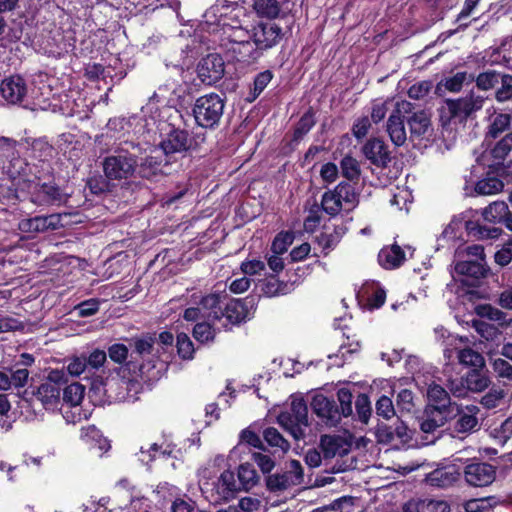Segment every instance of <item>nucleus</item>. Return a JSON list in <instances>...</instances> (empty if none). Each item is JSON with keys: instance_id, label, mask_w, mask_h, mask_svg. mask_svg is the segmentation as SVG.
<instances>
[{"instance_id": "nucleus-1", "label": "nucleus", "mask_w": 512, "mask_h": 512, "mask_svg": "<svg viewBox=\"0 0 512 512\" xmlns=\"http://www.w3.org/2000/svg\"><path fill=\"white\" fill-rule=\"evenodd\" d=\"M247 15L243 7H234L229 13H221L217 25L221 27L224 38L231 45L229 50L238 59L251 57L253 54L252 31L246 25Z\"/></svg>"}, {"instance_id": "nucleus-2", "label": "nucleus", "mask_w": 512, "mask_h": 512, "mask_svg": "<svg viewBox=\"0 0 512 512\" xmlns=\"http://www.w3.org/2000/svg\"><path fill=\"white\" fill-rule=\"evenodd\" d=\"M278 423L295 440L305 437V429L308 427V409L305 401L300 397H292L290 407L278 416Z\"/></svg>"}, {"instance_id": "nucleus-3", "label": "nucleus", "mask_w": 512, "mask_h": 512, "mask_svg": "<svg viewBox=\"0 0 512 512\" xmlns=\"http://www.w3.org/2000/svg\"><path fill=\"white\" fill-rule=\"evenodd\" d=\"M485 97L473 93L463 98L447 99L441 110V119L463 123L484 106Z\"/></svg>"}, {"instance_id": "nucleus-4", "label": "nucleus", "mask_w": 512, "mask_h": 512, "mask_svg": "<svg viewBox=\"0 0 512 512\" xmlns=\"http://www.w3.org/2000/svg\"><path fill=\"white\" fill-rule=\"evenodd\" d=\"M224 111V100L216 93L203 95L196 99L193 114L196 123L204 128L218 124Z\"/></svg>"}, {"instance_id": "nucleus-5", "label": "nucleus", "mask_w": 512, "mask_h": 512, "mask_svg": "<svg viewBox=\"0 0 512 512\" xmlns=\"http://www.w3.org/2000/svg\"><path fill=\"white\" fill-rule=\"evenodd\" d=\"M137 166L136 155L120 149L105 158L103 170L110 180L128 179L133 176Z\"/></svg>"}, {"instance_id": "nucleus-6", "label": "nucleus", "mask_w": 512, "mask_h": 512, "mask_svg": "<svg viewBox=\"0 0 512 512\" xmlns=\"http://www.w3.org/2000/svg\"><path fill=\"white\" fill-rule=\"evenodd\" d=\"M304 472L301 463L291 460L286 464V470L269 475L266 478V486L272 492L286 490L292 486L302 484Z\"/></svg>"}, {"instance_id": "nucleus-7", "label": "nucleus", "mask_w": 512, "mask_h": 512, "mask_svg": "<svg viewBox=\"0 0 512 512\" xmlns=\"http://www.w3.org/2000/svg\"><path fill=\"white\" fill-rule=\"evenodd\" d=\"M57 80L53 77H49L47 74H39L33 80V88L31 89V98L35 101L41 109H52L56 111L59 108L57 103H54L56 93L53 92V83ZM60 109H62L60 107Z\"/></svg>"}, {"instance_id": "nucleus-8", "label": "nucleus", "mask_w": 512, "mask_h": 512, "mask_svg": "<svg viewBox=\"0 0 512 512\" xmlns=\"http://www.w3.org/2000/svg\"><path fill=\"white\" fill-rule=\"evenodd\" d=\"M411 109L412 106L410 102L405 100L396 101L395 109L392 110L388 118L386 130L391 141L396 146H401L406 142L407 134L403 118Z\"/></svg>"}, {"instance_id": "nucleus-9", "label": "nucleus", "mask_w": 512, "mask_h": 512, "mask_svg": "<svg viewBox=\"0 0 512 512\" xmlns=\"http://www.w3.org/2000/svg\"><path fill=\"white\" fill-rule=\"evenodd\" d=\"M240 492V486L231 470L223 471L220 476L212 482L211 498L213 502H227L236 497Z\"/></svg>"}, {"instance_id": "nucleus-10", "label": "nucleus", "mask_w": 512, "mask_h": 512, "mask_svg": "<svg viewBox=\"0 0 512 512\" xmlns=\"http://www.w3.org/2000/svg\"><path fill=\"white\" fill-rule=\"evenodd\" d=\"M480 409L476 405H454V412L451 416L456 417L454 431L461 434L472 433L479 426L478 413Z\"/></svg>"}, {"instance_id": "nucleus-11", "label": "nucleus", "mask_w": 512, "mask_h": 512, "mask_svg": "<svg viewBox=\"0 0 512 512\" xmlns=\"http://www.w3.org/2000/svg\"><path fill=\"white\" fill-rule=\"evenodd\" d=\"M496 477L495 468L484 462H473L465 466V481L474 487H485L490 485Z\"/></svg>"}, {"instance_id": "nucleus-12", "label": "nucleus", "mask_w": 512, "mask_h": 512, "mask_svg": "<svg viewBox=\"0 0 512 512\" xmlns=\"http://www.w3.org/2000/svg\"><path fill=\"white\" fill-rule=\"evenodd\" d=\"M197 73L205 84H213L224 74V61L219 54L213 53L202 58L197 66Z\"/></svg>"}, {"instance_id": "nucleus-13", "label": "nucleus", "mask_w": 512, "mask_h": 512, "mask_svg": "<svg viewBox=\"0 0 512 512\" xmlns=\"http://www.w3.org/2000/svg\"><path fill=\"white\" fill-rule=\"evenodd\" d=\"M224 297L225 296L219 293H210L207 295L194 293L191 296V301H193L194 304L201 305L203 314L207 321L214 323L217 320H222V298Z\"/></svg>"}, {"instance_id": "nucleus-14", "label": "nucleus", "mask_w": 512, "mask_h": 512, "mask_svg": "<svg viewBox=\"0 0 512 512\" xmlns=\"http://www.w3.org/2000/svg\"><path fill=\"white\" fill-rule=\"evenodd\" d=\"M486 115L487 138L496 139L509 130L512 122V115L510 113L500 112L494 106H491L486 109Z\"/></svg>"}, {"instance_id": "nucleus-15", "label": "nucleus", "mask_w": 512, "mask_h": 512, "mask_svg": "<svg viewBox=\"0 0 512 512\" xmlns=\"http://www.w3.org/2000/svg\"><path fill=\"white\" fill-rule=\"evenodd\" d=\"M281 29L272 23L259 24L252 30L253 51L255 48L267 49L274 46L280 39Z\"/></svg>"}, {"instance_id": "nucleus-16", "label": "nucleus", "mask_w": 512, "mask_h": 512, "mask_svg": "<svg viewBox=\"0 0 512 512\" xmlns=\"http://www.w3.org/2000/svg\"><path fill=\"white\" fill-rule=\"evenodd\" d=\"M61 225V216L59 214H51L24 219L19 223V229L25 233H40L49 229L55 230Z\"/></svg>"}, {"instance_id": "nucleus-17", "label": "nucleus", "mask_w": 512, "mask_h": 512, "mask_svg": "<svg viewBox=\"0 0 512 512\" xmlns=\"http://www.w3.org/2000/svg\"><path fill=\"white\" fill-rule=\"evenodd\" d=\"M0 92L3 98L12 104L20 103L28 95L26 83L20 76L4 79L0 85Z\"/></svg>"}, {"instance_id": "nucleus-18", "label": "nucleus", "mask_w": 512, "mask_h": 512, "mask_svg": "<svg viewBox=\"0 0 512 512\" xmlns=\"http://www.w3.org/2000/svg\"><path fill=\"white\" fill-rule=\"evenodd\" d=\"M427 399L429 402L427 409L453 414L456 403L451 402L449 394L442 386L435 383L430 384L427 390Z\"/></svg>"}, {"instance_id": "nucleus-19", "label": "nucleus", "mask_w": 512, "mask_h": 512, "mask_svg": "<svg viewBox=\"0 0 512 512\" xmlns=\"http://www.w3.org/2000/svg\"><path fill=\"white\" fill-rule=\"evenodd\" d=\"M189 148V139L187 132L183 130H173L167 137L160 143V149L155 148L153 152L159 154L160 152L165 155H172L175 153H181Z\"/></svg>"}, {"instance_id": "nucleus-20", "label": "nucleus", "mask_w": 512, "mask_h": 512, "mask_svg": "<svg viewBox=\"0 0 512 512\" xmlns=\"http://www.w3.org/2000/svg\"><path fill=\"white\" fill-rule=\"evenodd\" d=\"M313 411L322 418L327 425L335 426L341 419L334 402L330 401L323 395H317L313 398L311 403Z\"/></svg>"}, {"instance_id": "nucleus-21", "label": "nucleus", "mask_w": 512, "mask_h": 512, "mask_svg": "<svg viewBox=\"0 0 512 512\" xmlns=\"http://www.w3.org/2000/svg\"><path fill=\"white\" fill-rule=\"evenodd\" d=\"M463 235V222L460 219H453L444 229L438 238V246L443 248L459 249Z\"/></svg>"}, {"instance_id": "nucleus-22", "label": "nucleus", "mask_w": 512, "mask_h": 512, "mask_svg": "<svg viewBox=\"0 0 512 512\" xmlns=\"http://www.w3.org/2000/svg\"><path fill=\"white\" fill-rule=\"evenodd\" d=\"M460 474L454 467L438 468L425 477V482L437 488H445L455 483Z\"/></svg>"}, {"instance_id": "nucleus-23", "label": "nucleus", "mask_w": 512, "mask_h": 512, "mask_svg": "<svg viewBox=\"0 0 512 512\" xmlns=\"http://www.w3.org/2000/svg\"><path fill=\"white\" fill-rule=\"evenodd\" d=\"M320 446L325 458L345 455L350 449V444L343 437L336 435L322 436Z\"/></svg>"}, {"instance_id": "nucleus-24", "label": "nucleus", "mask_w": 512, "mask_h": 512, "mask_svg": "<svg viewBox=\"0 0 512 512\" xmlns=\"http://www.w3.org/2000/svg\"><path fill=\"white\" fill-rule=\"evenodd\" d=\"M248 446L261 448L262 441L255 432L250 429H244L240 434V442L230 451L229 458L233 461L242 460L243 454L248 450Z\"/></svg>"}, {"instance_id": "nucleus-25", "label": "nucleus", "mask_w": 512, "mask_h": 512, "mask_svg": "<svg viewBox=\"0 0 512 512\" xmlns=\"http://www.w3.org/2000/svg\"><path fill=\"white\" fill-rule=\"evenodd\" d=\"M405 259L406 251L396 244L382 248L378 254L379 264L385 269L397 268Z\"/></svg>"}, {"instance_id": "nucleus-26", "label": "nucleus", "mask_w": 512, "mask_h": 512, "mask_svg": "<svg viewBox=\"0 0 512 512\" xmlns=\"http://www.w3.org/2000/svg\"><path fill=\"white\" fill-rule=\"evenodd\" d=\"M509 207L505 201H493L481 210V216L484 221L491 224H503L507 215H509Z\"/></svg>"}, {"instance_id": "nucleus-27", "label": "nucleus", "mask_w": 512, "mask_h": 512, "mask_svg": "<svg viewBox=\"0 0 512 512\" xmlns=\"http://www.w3.org/2000/svg\"><path fill=\"white\" fill-rule=\"evenodd\" d=\"M238 485L240 491L248 492L258 485L260 476L251 463L245 462L237 468Z\"/></svg>"}, {"instance_id": "nucleus-28", "label": "nucleus", "mask_w": 512, "mask_h": 512, "mask_svg": "<svg viewBox=\"0 0 512 512\" xmlns=\"http://www.w3.org/2000/svg\"><path fill=\"white\" fill-rule=\"evenodd\" d=\"M364 155L376 165H385L389 160L387 148L380 139H371L363 147Z\"/></svg>"}, {"instance_id": "nucleus-29", "label": "nucleus", "mask_w": 512, "mask_h": 512, "mask_svg": "<svg viewBox=\"0 0 512 512\" xmlns=\"http://www.w3.org/2000/svg\"><path fill=\"white\" fill-rule=\"evenodd\" d=\"M408 124L412 137H425L430 135L431 121L429 115L424 111L415 112L409 119Z\"/></svg>"}, {"instance_id": "nucleus-30", "label": "nucleus", "mask_w": 512, "mask_h": 512, "mask_svg": "<svg viewBox=\"0 0 512 512\" xmlns=\"http://www.w3.org/2000/svg\"><path fill=\"white\" fill-rule=\"evenodd\" d=\"M248 316L245 304L238 299L230 300L223 309L222 318L229 324H238Z\"/></svg>"}, {"instance_id": "nucleus-31", "label": "nucleus", "mask_w": 512, "mask_h": 512, "mask_svg": "<svg viewBox=\"0 0 512 512\" xmlns=\"http://www.w3.org/2000/svg\"><path fill=\"white\" fill-rule=\"evenodd\" d=\"M455 272L474 279H480L486 276L487 269L485 262L476 260L459 261L455 264Z\"/></svg>"}, {"instance_id": "nucleus-32", "label": "nucleus", "mask_w": 512, "mask_h": 512, "mask_svg": "<svg viewBox=\"0 0 512 512\" xmlns=\"http://www.w3.org/2000/svg\"><path fill=\"white\" fill-rule=\"evenodd\" d=\"M449 417L451 415L448 413L426 409L425 418L420 421V428L424 433H432L443 426Z\"/></svg>"}, {"instance_id": "nucleus-33", "label": "nucleus", "mask_w": 512, "mask_h": 512, "mask_svg": "<svg viewBox=\"0 0 512 512\" xmlns=\"http://www.w3.org/2000/svg\"><path fill=\"white\" fill-rule=\"evenodd\" d=\"M463 381L468 390L472 392H482L490 384V378L484 373L481 368L472 369L463 378Z\"/></svg>"}, {"instance_id": "nucleus-34", "label": "nucleus", "mask_w": 512, "mask_h": 512, "mask_svg": "<svg viewBox=\"0 0 512 512\" xmlns=\"http://www.w3.org/2000/svg\"><path fill=\"white\" fill-rule=\"evenodd\" d=\"M80 437L85 443L93 447L97 446L100 450H107L109 448L108 441L94 425L83 427Z\"/></svg>"}, {"instance_id": "nucleus-35", "label": "nucleus", "mask_w": 512, "mask_h": 512, "mask_svg": "<svg viewBox=\"0 0 512 512\" xmlns=\"http://www.w3.org/2000/svg\"><path fill=\"white\" fill-rule=\"evenodd\" d=\"M504 183L499 178L492 176L479 180L475 185V192L479 195H494L500 193Z\"/></svg>"}, {"instance_id": "nucleus-36", "label": "nucleus", "mask_w": 512, "mask_h": 512, "mask_svg": "<svg viewBox=\"0 0 512 512\" xmlns=\"http://www.w3.org/2000/svg\"><path fill=\"white\" fill-rule=\"evenodd\" d=\"M63 200L59 189L51 184H43L40 186L34 202L39 204H55Z\"/></svg>"}, {"instance_id": "nucleus-37", "label": "nucleus", "mask_w": 512, "mask_h": 512, "mask_svg": "<svg viewBox=\"0 0 512 512\" xmlns=\"http://www.w3.org/2000/svg\"><path fill=\"white\" fill-rule=\"evenodd\" d=\"M457 358L462 365L471 366L473 369L483 368L485 365L484 357L470 348L459 350Z\"/></svg>"}, {"instance_id": "nucleus-38", "label": "nucleus", "mask_w": 512, "mask_h": 512, "mask_svg": "<svg viewBox=\"0 0 512 512\" xmlns=\"http://www.w3.org/2000/svg\"><path fill=\"white\" fill-rule=\"evenodd\" d=\"M172 450L169 445L163 447V445H158L157 443L151 444L147 450H144L143 447L140 450L139 459L141 462L148 464L150 461L158 459L160 457L170 456Z\"/></svg>"}, {"instance_id": "nucleus-39", "label": "nucleus", "mask_w": 512, "mask_h": 512, "mask_svg": "<svg viewBox=\"0 0 512 512\" xmlns=\"http://www.w3.org/2000/svg\"><path fill=\"white\" fill-rule=\"evenodd\" d=\"M36 397L45 406H52L59 399V389L51 383H43L39 386Z\"/></svg>"}, {"instance_id": "nucleus-40", "label": "nucleus", "mask_w": 512, "mask_h": 512, "mask_svg": "<svg viewBox=\"0 0 512 512\" xmlns=\"http://www.w3.org/2000/svg\"><path fill=\"white\" fill-rule=\"evenodd\" d=\"M253 7L257 14L267 18H275L280 12L277 0H254Z\"/></svg>"}, {"instance_id": "nucleus-41", "label": "nucleus", "mask_w": 512, "mask_h": 512, "mask_svg": "<svg viewBox=\"0 0 512 512\" xmlns=\"http://www.w3.org/2000/svg\"><path fill=\"white\" fill-rule=\"evenodd\" d=\"M500 86L495 90V99L499 103H512V76L502 74L499 81Z\"/></svg>"}, {"instance_id": "nucleus-42", "label": "nucleus", "mask_w": 512, "mask_h": 512, "mask_svg": "<svg viewBox=\"0 0 512 512\" xmlns=\"http://www.w3.org/2000/svg\"><path fill=\"white\" fill-rule=\"evenodd\" d=\"M84 393L85 387L83 385L80 383H72L64 389L63 399L67 404L76 407L82 402Z\"/></svg>"}, {"instance_id": "nucleus-43", "label": "nucleus", "mask_w": 512, "mask_h": 512, "mask_svg": "<svg viewBox=\"0 0 512 512\" xmlns=\"http://www.w3.org/2000/svg\"><path fill=\"white\" fill-rule=\"evenodd\" d=\"M334 190L342 205V209H351L356 205L357 197L350 185L341 183Z\"/></svg>"}, {"instance_id": "nucleus-44", "label": "nucleus", "mask_w": 512, "mask_h": 512, "mask_svg": "<svg viewBox=\"0 0 512 512\" xmlns=\"http://www.w3.org/2000/svg\"><path fill=\"white\" fill-rule=\"evenodd\" d=\"M342 234L343 232L340 230H334L333 232H323L316 237V241L322 251L327 254L330 250L336 247Z\"/></svg>"}, {"instance_id": "nucleus-45", "label": "nucleus", "mask_w": 512, "mask_h": 512, "mask_svg": "<svg viewBox=\"0 0 512 512\" xmlns=\"http://www.w3.org/2000/svg\"><path fill=\"white\" fill-rule=\"evenodd\" d=\"M263 436L271 447L279 448L282 452H287L290 448L288 441L274 427L265 429Z\"/></svg>"}, {"instance_id": "nucleus-46", "label": "nucleus", "mask_w": 512, "mask_h": 512, "mask_svg": "<svg viewBox=\"0 0 512 512\" xmlns=\"http://www.w3.org/2000/svg\"><path fill=\"white\" fill-rule=\"evenodd\" d=\"M159 154L148 156L139 166L138 173L143 178H151L155 176L161 167V160L158 159Z\"/></svg>"}, {"instance_id": "nucleus-47", "label": "nucleus", "mask_w": 512, "mask_h": 512, "mask_svg": "<svg viewBox=\"0 0 512 512\" xmlns=\"http://www.w3.org/2000/svg\"><path fill=\"white\" fill-rule=\"evenodd\" d=\"M512 150V133H507L492 148L491 154L494 159L504 160Z\"/></svg>"}, {"instance_id": "nucleus-48", "label": "nucleus", "mask_w": 512, "mask_h": 512, "mask_svg": "<svg viewBox=\"0 0 512 512\" xmlns=\"http://www.w3.org/2000/svg\"><path fill=\"white\" fill-rule=\"evenodd\" d=\"M321 205L323 210L331 216L337 215L342 210V205L335 190L324 193Z\"/></svg>"}, {"instance_id": "nucleus-49", "label": "nucleus", "mask_w": 512, "mask_h": 512, "mask_svg": "<svg viewBox=\"0 0 512 512\" xmlns=\"http://www.w3.org/2000/svg\"><path fill=\"white\" fill-rule=\"evenodd\" d=\"M417 512H449L447 502L438 499H423L417 503Z\"/></svg>"}, {"instance_id": "nucleus-50", "label": "nucleus", "mask_w": 512, "mask_h": 512, "mask_svg": "<svg viewBox=\"0 0 512 512\" xmlns=\"http://www.w3.org/2000/svg\"><path fill=\"white\" fill-rule=\"evenodd\" d=\"M502 74L495 71L480 73L476 78V85L480 90L493 89L500 81Z\"/></svg>"}, {"instance_id": "nucleus-51", "label": "nucleus", "mask_w": 512, "mask_h": 512, "mask_svg": "<svg viewBox=\"0 0 512 512\" xmlns=\"http://www.w3.org/2000/svg\"><path fill=\"white\" fill-rule=\"evenodd\" d=\"M395 103L393 99H386L384 101L376 100L372 104L371 118L373 122H380L386 115L387 111L393 107L395 109Z\"/></svg>"}, {"instance_id": "nucleus-52", "label": "nucleus", "mask_w": 512, "mask_h": 512, "mask_svg": "<svg viewBox=\"0 0 512 512\" xmlns=\"http://www.w3.org/2000/svg\"><path fill=\"white\" fill-rule=\"evenodd\" d=\"M193 336L201 343L212 341L214 338V329L212 328L210 321L197 323L193 329Z\"/></svg>"}, {"instance_id": "nucleus-53", "label": "nucleus", "mask_w": 512, "mask_h": 512, "mask_svg": "<svg viewBox=\"0 0 512 512\" xmlns=\"http://www.w3.org/2000/svg\"><path fill=\"white\" fill-rule=\"evenodd\" d=\"M466 228L470 231H474V235L481 240L496 239L503 233V230L499 227H489L483 225L470 227L469 224H467Z\"/></svg>"}, {"instance_id": "nucleus-54", "label": "nucleus", "mask_w": 512, "mask_h": 512, "mask_svg": "<svg viewBox=\"0 0 512 512\" xmlns=\"http://www.w3.org/2000/svg\"><path fill=\"white\" fill-rule=\"evenodd\" d=\"M505 397V391L501 388L490 389L481 399V404L487 409H493L500 405Z\"/></svg>"}, {"instance_id": "nucleus-55", "label": "nucleus", "mask_w": 512, "mask_h": 512, "mask_svg": "<svg viewBox=\"0 0 512 512\" xmlns=\"http://www.w3.org/2000/svg\"><path fill=\"white\" fill-rule=\"evenodd\" d=\"M342 174L349 180L358 179L360 175V166L356 159L346 156L341 161Z\"/></svg>"}, {"instance_id": "nucleus-56", "label": "nucleus", "mask_w": 512, "mask_h": 512, "mask_svg": "<svg viewBox=\"0 0 512 512\" xmlns=\"http://www.w3.org/2000/svg\"><path fill=\"white\" fill-rule=\"evenodd\" d=\"M411 202V192L405 188H397V191L392 195L390 199V204L395 206L398 210H408V204Z\"/></svg>"}, {"instance_id": "nucleus-57", "label": "nucleus", "mask_w": 512, "mask_h": 512, "mask_svg": "<svg viewBox=\"0 0 512 512\" xmlns=\"http://www.w3.org/2000/svg\"><path fill=\"white\" fill-rule=\"evenodd\" d=\"M177 350L178 354L183 359H192L194 354V345L190 338L185 333H180L177 336Z\"/></svg>"}, {"instance_id": "nucleus-58", "label": "nucleus", "mask_w": 512, "mask_h": 512, "mask_svg": "<svg viewBox=\"0 0 512 512\" xmlns=\"http://www.w3.org/2000/svg\"><path fill=\"white\" fill-rule=\"evenodd\" d=\"M294 236L290 232L279 233L271 246L273 253L282 254L287 251L288 247L292 244Z\"/></svg>"}, {"instance_id": "nucleus-59", "label": "nucleus", "mask_w": 512, "mask_h": 512, "mask_svg": "<svg viewBox=\"0 0 512 512\" xmlns=\"http://www.w3.org/2000/svg\"><path fill=\"white\" fill-rule=\"evenodd\" d=\"M252 460L257 464L263 474L270 473L274 467V460L262 452H253L251 455Z\"/></svg>"}, {"instance_id": "nucleus-60", "label": "nucleus", "mask_w": 512, "mask_h": 512, "mask_svg": "<svg viewBox=\"0 0 512 512\" xmlns=\"http://www.w3.org/2000/svg\"><path fill=\"white\" fill-rule=\"evenodd\" d=\"M495 262L505 267L512 261V239L507 241L494 255Z\"/></svg>"}, {"instance_id": "nucleus-61", "label": "nucleus", "mask_w": 512, "mask_h": 512, "mask_svg": "<svg viewBox=\"0 0 512 512\" xmlns=\"http://www.w3.org/2000/svg\"><path fill=\"white\" fill-rule=\"evenodd\" d=\"M493 498L471 499L464 504L466 512H484L492 506Z\"/></svg>"}, {"instance_id": "nucleus-62", "label": "nucleus", "mask_w": 512, "mask_h": 512, "mask_svg": "<svg viewBox=\"0 0 512 512\" xmlns=\"http://www.w3.org/2000/svg\"><path fill=\"white\" fill-rule=\"evenodd\" d=\"M128 348L121 343H115L108 348V355L110 359L118 364H122L128 357Z\"/></svg>"}, {"instance_id": "nucleus-63", "label": "nucleus", "mask_w": 512, "mask_h": 512, "mask_svg": "<svg viewBox=\"0 0 512 512\" xmlns=\"http://www.w3.org/2000/svg\"><path fill=\"white\" fill-rule=\"evenodd\" d=\"M135 351L140 356H145L152 353L154 338L146 335L143 337L133 339Z\"/></svg>"}, {"instance_id": "nucleus-64", "label": "nucleus", "mask_w": 512, "mask_h": 512, "mask_svg": "<svg viewBox=\"0 0 512 512\" xmlns=\"http://www.w3.org/2000/svg\"><path fill=\"white\" fill-rule=\"evenodd\" d=\"M494 372L501 378L512 379V365L502 358H496L492 362Z\"/></svg>"}]
</instances>
